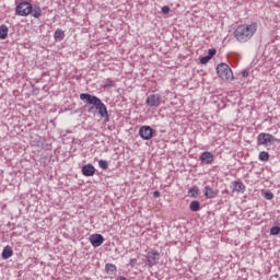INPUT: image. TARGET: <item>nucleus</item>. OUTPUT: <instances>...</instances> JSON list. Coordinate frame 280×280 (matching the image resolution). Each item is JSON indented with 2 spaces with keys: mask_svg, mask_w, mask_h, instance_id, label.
Listing matches in <instances>:
<instances>
[{
  "mask_svg": "<svg viewBox=\"0 0 280 280\" xmlns=\"http://www.w3.org/2000/svg\"><path fill=\"white\" fill-rule=\"evenodd\" d=\"M115 82L112 79H107V82H105V88H114Z\"/></svg>",
  "mask_w": 280,
  "mask_h": 280,
  "instance_id": "nucleus-28",
  "label": "nucleus"
},
{
  "mask_svg": "<svg viewBox=\"0 0 280 280\" xmlns=\"http://www.w3.org/2000/svg\"><path fill=\"white\" fill-rule=\"evenodd\" d=\"M79 97L81 98V101L88 102L89 105L96 107V110H98V115L108 120V109L100 97L89 93H81Z\"/></svg>",
  "mask_w": 280,
  "mask_h": 280,
  "instance_id": "nucleus-2",
  "label": "nucleus"
},
{
  "mask_svg": "<svg viewBox=\"0 0 280 280\" xmlns=\"http://www.w3.org/2000/svg\"><path fill=\"white\" fill-rule=\"evenodd\" d=\"M9 27L5 24L0 25V39L4 40L8 38Z\"/></svg>",
  "mask_w": 280,
  "mask_h": 280,
  "instance_id": "nucleus-15",
  "label": "nucleus"
},
{
  "mask_svg": "<svg viewBox=\"0 0 280 280\" xmlns=\"http://www.w3.org/2000/svg\"><path fill=\"white\" fill-rule=\"evenodd\" d=\"M161 196V192L159 190L153 191V198H159Z\"/></svg>",
  "mask_w": 280,
  "mask_h": 280,
  "instance_id": "nucleus-29",
  "label": "nucleus"
},
{
  "mask_svg": "<svg viewBox=\"0 0 280 280\" xmlns=\"http://www.w3.org/2000/svg\"><path fill=\"white\" fill-rule=\"evenodd\" d=\"M257 30L258 24L256 22L250 24H240L235 27L233 36L238 44H246L253 39Z\"/></svg>",
  "mask_w": 280,
  "mask_h": 280,
  "instance_id": "nucleus-1",
  "label": "nucleus"
},
{
  "mask_svg": "<svg viewBox=\"0 0 280 280\" xmlns=\"http://www.w3.org/2000/svg\"><path fill=\"white\" fill-rule=\"evenodd\" d=\"M136 262H137V260H136V259L130 260V266H135V265H136Z\"/></svg>",
  "mask_w": 280,
  "mask_h": 280,
  "instance_id": "nucleus-30",
  "label": "nucleus"
},
{
  "mask_svg": "<svg viewBox=\"0 0 280 280\" xmlns=\"http://www.w3.org/2000/svg\"><path fill=\"white\" fill-rule=\"evenodd\" d=\"M63 38H65V31H62L61 28H57V31H55V39L62 40Z\"/></svg>",
  "mask_w": 280,
  "mask_h": 280,
  "instance_id": "nucleus-20",
  "label": "nucleus"
},
{
  "mask_svg": "<svg viewBox=\"0 0 280 280\" xmlns=\"http://www.w3.org/2000/svg\"><path fill=\"white\" fill-rule=\"evenodd\" d=\"M117 280H126V278H117Z\"/></svg>",
  "mask_w": 280,
  "mask_h": 280,
  "instance_id": "nucleus-32",
  "label": "nucleus"
},
{
  "mask_svg": "<svg viewBox=\"0 0 280 280\" xmlns=\"http://www.w3.org/2000/svg\"><path fill=\"white\" fill-rule=\"evenodd\" d=\"M218 77L226 82H232L234 80V73L229 65L221 62L217 66Z\"/></svg>",
  "mask_w": 280,
  "mask_h": 280,
  "instance_id": "nucleus-3",
  "label": "nucleus"
},
{
  "mask_svg": "<svg viewBox=\"0 0 280 280\" xmlns=\"http://www.w3.org/2000/svg\"><path fill=\"white\" fill-rule=\"evenodd\" d=\"M277 141V138L271 133L260 132L257 136L258 145L269 147Z\"/></svg>",
  "mask_w": 280,
  "mask_h": 280,
  "instance_id": "nucleus-4",
  "label": "nucleus"
},
{
  "mask_svg": "<svg viewBox=\"0 0 280 280\" xmlns=\"http://www.w3.org/2000/svg\"><path fill=\"white\" fill-rule=\"evenodd\" d=\"M231 189L233 192H245L246 190V186L243 182H240V180H233L231 183Z\"/></svg>",
  "mask_w": 280,
  "mask_h": 280,
  "instance_id": "nucleus-10",
  "label": "nucleus"
},
{
  "mask_svg": "<svg viewBox=\"0 0 280 280\" xmlns=\"http://www.w3.org/2000/svg\"><path fill=\"white\" fill-rule=\"evenodd\" d=\"M31 15L35 19H39L42 16V9L39 7L33 8V5H31Z\"/></svg>",
  "mask_w": 280,
  "mask_h": 280,
  "instance_id": "nucleus-17",
  "label": "nucleus"
},
{
  "mask_svg": "<svg viewBox=\"0 0 280 280\" xmlns=\"http://www.w3.org/2000/svg\"><path fill=\"white\" fill-rule=\"evenodd\" d=\"M189 209H190V211H192V212L199 211V210H200V202H199L198 200H192V201H190V203H189Z\"/></svg>",
  "mask_w": 280,
  "mask_h": 280,
  "instance_id": "nucleus-19",
  "label": "nucleus"
},
{
  "mask_svg": "<svg viewBox=\"0 0 280 280\" xmlns=\"http://www.w3.org/2000/svg\"><path fill=\"white\" fill-rule=\"evenodd\" d=\"M139 136L143 140H151L153 137V129L150 126H141L139 129Z\"/></svg>",
  "mask_w": 280,
  "mask_h": 280,
  "instance_id": "nucleus-9",
  "label": "nucleus"
},
{
  "mask_svg": "<svg viewBox=\"0 0 280 280\" xmlns=\"http://www.w3.org/2000/svg\"><path fill=\"white\" fill-rule=\"evenodd\" d=\"M161 12L163 14H168L171 12V8L168 5H164L161 8Z\"/></svg>",
  "mask_w": 280,
  "mask_h": 280,
  "instance_id": "nucleus-27",
  "label": "nucleus"
},
{
  "mask_svg": "<svg viewBox=\"0 0 280 280\" xmlns=\"http://www.w3.org/2000/svg\"><path fill=\"white\" fill-rule=\"evenodd\" d=\"M215 55H217V49L215 48H211V49L208 50L207 57L209 59H212Z\"/></svg>",
  "mask_w": 280,
  "mask_h": 280,
  "instance_id": "nucleus-24",
  "label": "nucleus"
},
{
  "mask_svg": "<svg viewBox=\"0 0 280 280\" xmlns=\"http://www.w3.org/2000/svg\"><path fill=\"white\" fill-rule=\"evenodd\" d=\"M189 194H191L192 197H197L199 194V189L196 187L189 188Z\"/></svg>",
  "mask_w": 280,
  "mask_h": 280,
  "instance_id": "nucleus-25",
  "label": "nucleus"
},
{
  "mask_svg": "<svg viewBox=\"0 0 280 280\" xmlns=\"http://www.w3.org/2000/svg\"><path fill=\"white\" fill-rule=\"evenodd\" d=\"M164 103V101L162 100V95L156 93V94H150L147 98H145V104L149 107H160L162 104Z\"/></svg>",
  "mask_w": 280,
  "mask_h": 280,
  "instance_id": "nucleus-6",
  "label": "nucleus"
},
{
  "mask_svg": "<svg viewBox=\"0 0 280 280\" xmlns=\"http://www.w3.org/2000/svg\"><path fill=\"white\" fill-rule=\"evenodd\" d=\"M13 256V249L10 247V245H7L2 252V258L3 259H9Z\"/></svg>",
  "mask_w": 280,
  "mask_h": 280,
  "instance_id": "nucleus-16",
  "label": "nucleus"
},
{
  "mask_svg": "<svg viewBox=\"0 0 280 280\" xmlns=\"http://www.w3.org/2000/svg\"><path fill=\"white\" fill-rule=\"evenodd\" d=\"M32 13V4L27 1H23L18 3V7H15V14L18 16H28Z\"/></svg>",
  "mask_w": 280,
  "mask_h": 280,
  "instance_id": "nucleus-5",
  "label": "nucleus"
},
{
  "mask_svg": "<svg viewBox=\"0 0 280 280\" xmlns=\"http://www.w3.org/2000/svg\"><path fill=\"white\" fill-rule=\"evenodd\" d=\"M95 172H96V168L93 164H85L83 165V168H81V173H83V176L85 177L94 176Z\"/></svg>",
  "mask_w": 280,
  "mask_h": 280,
  "instance_id": "nucleus-12",
  "label": "nucleus"
},
{
  "mask_svg": "<svg viewBox=\"0 0 280 280\" xmlns=\"http://www.w3.org/2000/svg\"><path fill=\"white\" fill-rule=\"evenodd\" d=\"M203 195L208 199H213L219 195V190L213 189L211 186H205L203 187Z\"/></svg>",
  "mask_w": 280,
  "mask_h": 280,
  "instance_id": "nucleus-13",
  "label": "nucleus"
},
{
  "mask_svg": "<svg viewBox=\"0 0 280 280\" xmlns=\"http://www.w3.org/2000/svg\"><path fill=\"white\" fill-rule=\"evenodd\" d=\"M103 243L104 236H102V234H92V236H90V244H92V246L100 247Z\"/></svg>",
  "mask_w": 280,
  "mask_h": 280,
  "instance_id": "nucleus-11",
  "label": "nucleus"
},
{
  "mask_svg": "<svg viewBox=\"0 0 280 280\" xmlns=\"http://www.w3.org/2000/svg\"><path fill=\"white\" fill-rule=\"evenodd\" d=\"M98 167H101V170H107L108 162L106 160H98Z\"/></svg>",
  "mask_w": 280,
  "mask_h": 280,
  "instance_id": "nucleus-21",
  "label": "nucleus"
},
{
  "mask_svg": "<svg viewBox=\"0 0 280 280\" xmlns=\"http://www.w3.org/2000/svg\"><path fill=\"white\" fill-rule=\"evenodd\" d=\"M199 161L205 165H211L214 162V154L211 151H205L200 154Z\"/></svg>",
  "mask_w": 280,
  "mask_h": 280,
  "instance_id": "nucleus-7",
  "label": "nucleus"
},
{
  "mask_svg": "<svg viewBox=\"0 0 280 280\" xmlns=\"http://www.w3.org/2000/svg\"><path fill=\"white\" fill-rule=\"evenodd\" d=\"M280 234V226L276 225L270 229V235H279Z\"/></svg>",
  "mask_w": 280,
  "mask_h": 280,
  "instance_id": "nucleus-22",
  "label": "nucleus"
},
{
  "mask_svg": "<svg viewBox=\"0 0 280 280\" xmlns=\"http://www.w3.org/2000/svg\"><path fill=\"white\" fill-rule=\"evenodd\" d=\"M210 60H211L210 57L203 56V57L200 58L199 61H200L201 65H207V63H209Z\"/></svg>",
  "mask_w": 280,
  "mask_h": 280,
  "instance_id": "nucleus-26",
  "label": "nucleus"
},
{
  "mask_svg": "<svg viewBox=\"0 0 280 280\" xmlns=\"http://www.w3.org/2000/svg\"><path fill=\"white\" fill-rule=\"evenodd\" d=\"M258 160L261 162H268L270 160V154L267 151H260L258 154Z\"/></svg>",
  "mask_w": 280,
  "mask_h": 280,
  "instance_id": "nucleus-18",
  "label": "nucleus"
},
{
  "mask_svg": "<svg viewBox=\"0 0 280 280\" xmlns=\"http://www.w3.org/2000/svg\"><path fill=\"white\" fill-rule=\"evenodd\" d=\"M264 198H265L266 200H272V199L275 198V194L271 192V191H266V192L264 194Z\"/></svg>",
  "mask_w": 280,
  "mask_h": 280,
  "instance_id": "nucleus-23",
  "label": "nucleus"
},
{
  "mask_svg": "<svg viewBox=\"0 0 280 280\" xmlns=\"http://www.w3.org/2000/svg\"><path fill=\"white\" fill-rule=\"evenodd\" d=\"M160 259V254L159 252H155L154 249H152L151 252H148L147 255V264L150 268H152L153 266H155L158 264V260Z\"/></svg>",
  "mask_w": 280,
  "mask_h": 280,
  "instance_id": "nucleus-8",
  "label": "nucleus"
},
{
  "mask_svg": "<svg viewBox=\"0 0 280 280\" xmlns=\"http://www.w3.org/2000/svg\"><path fill=\"white\" fill-rule=\"evenodd\" d=\"M243 77H244V78L248 77V72L244 71V72H243Z\"/></svg>",
  "mask_w": 280,
  "mask_h": 280,
  "instance_id": "nucleus-31",
  "label": "nucleus"
},
{
  "mask_svg": "<svg viewBox=\"0 0 280 280\" xmlns=\"http://www.w3.org/2000/svg\"><path fill=\"white\" fill-rule=\"evenodd\" d=\"M105 272L109 276L116 275L117 272L116 265H113L112 262H107V265H105Z\"/></svg>",
  "mask_w": 280,
  "mask_h": 280,
  "instance_id": "nucleus-14",
  "label": "nucleus"
}]
</instances>
